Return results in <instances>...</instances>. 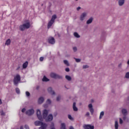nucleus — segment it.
I'll return each mask as SVG.
<instances>
[{
	"mask_svg": "<svg viewBox=\"0 0 129 129\" xmlns=\"http://www.w3.org/2000/svg\"><path fill=\"white\" fill-rule=\"evenodd\" d=\"M20 129H24V127L23 126H21Z\"/></svg>",
	"mask_w": 129,
	"mask_h": 129,
	"instance_id": "nucleus-57",
	"label": "nucleus"
},
{
	"mask_svg": "<svg viewBox=\"0 0 129 129\" xmlns=\"http://www.w3.org/2000/svg\"><path fill=\"white\" fill-rule=\"evenodd\" d=\"M58 37H60V35L58 34Z\"/></svg>",
	"mask_w": 129,
	"mask_h": 129,
	"instance_id": "nucleus-61",
	"label": "nucleus"
},
{
	"mask_svg": "<svg viewBox=\"0 0 129 129\" xmlns=\"http://www.w3.org/2000/svg\"><path fill=\"white\" fill-rule=\"evenodd\" d=\"M16 93H17V94H20V89H19L18 88H17L16 89Z\"/></svg>",
	"mask_w": 129,
	"mask_h": 129,
	"instance_id": "nucleus-37",
	"label": "nucleus"
},
{
	"mask_svg": "<svg viewBox=\"0 0 129 129\" xmlns=\"http://www.w3.org/2000/svg\"><path fill=\"white\" fill-rule=\"evenodd\" d=\"M74 36L76 37V38H80V35L78 34V33L77 32H75L74 33Z\"/></svg>",
	"mask_w": 129,
	"mask_h": 129,
	"instance_id": "nucleus-28",
	"label": "nucleus"
},
{
	"mask_svg": "<svg viewBox=\"0 0 129 129\" xmlns=\"http://www.w3.org/2000/svg\"><path fill=\"white\" fill-rule=\"evenodd\" d=\"M23 26L26 29H30L31 25H30V22H27L23 24Z\"/></svg>",
	"mask_w": 129,
	"mask_h": 129,
	"instance_id": "nucleus-20",
	"label": "nucleus"
},
{
	"mask_svg": "<svg viewBox=\"0 0 129 129\" xmlns=\"http://www.w3.org/2000/svg\"><path fill=\"white\" fill-rule=\"evenodd\" d=\"M91 101H92V102H93V100H92Z\"/></svg>",
	"mask_w": 129,
	"mask_h": 129,
	"instance_id": "nucleus-60",
	"label": "nucleus"
},
{
	"mask_svg": "<svg viewBox=\"0 0 129 129\" xmlns=\"http://www.w3.org/2000/svg\"><path fill=\"white\" fill-rule=\"evenodd\" d=\"M84 129H94V125L91 124H84L83 125Z\"/></svg>",
	"mask_w": 129,
	"mask_h": 129,
	"instance_id": "nucleus-5",
	"label": "nucleus"
},
{
	"mask_svg": "<svg viewBox=\"0 0 129 129\" xmlns=\"http://www.w3.org/2000/svg\"><path fill=\"white\" fill-rule=\"evenodd\" d=\"M63 63H64V64H65V65H66L67 66H70V64H69V62H68V60H64Z\"/></svg>",
	"mask_w": 129,
	"mask_h": 129,
	"instance_id": "nucleus-30",
	"label": "nucleus"
},
{
	"mask_svg": "<svg viewBox=\"0 0 129 129\" xmlns=\"http://www.w3.org/2000/svg\"><path fill=\"white\" fill-rule=\"evenodd\" d=\"M44 97H40L39 99H38V102L39 103V104H42V103H43L44 102Z\"/></svg>",
	"mask_w": 129,
	"mask_h": 129,
	"instance_id": "nucleus-17",
	"label": "nucleus"
},
{
	"mask_svg": "<svg viewBox=\"0 0 129 129\" xmlns=\"http://www.w3.org/2000/svg\"><path fill=\"white\" fill-rule=\"evenodd\" d=\"M92 22H93V17H91L89 18V19H88L87 21L86 24H87V25H89V24H91V23H92Z\"/></svg>",
	"mask_w": 129,
	"mask_h": 129,
	"instance_id": "nucleus-18",
	"label": "nucleus"
},
{
	"mask_svg": "<svg viewBox=\"0 0 129 129\" xmlns=\"http://www.w3.org/2000/svg\"><path fill=\"white\" fill-rule=\"evenodd\" d=\"M43 121H39V120H36L34 122V124L35 125H36V126H39V125H41L42 124V123H43V122H42Z\"/></svg>",
	"mask_w": 129,
	"mask_h": 129,
	"instance_id": "nucleus-12",
	"label": "nucleus"
},
{
	"mask_svg": "<svg viewBox=\"0 0 129 129\" xmlns=\"http://www.w3.org/2000/svg\"><path fill=\"white\" fill-rule=\"evenodd\" d=\"M74 59H75L76 62H77V63H79V62H81V59L80 58H74Z\"/></svg>",
	"mask_w": 129,
	"mask_h": 129,
	"instance_id": "nucleus-32",
	"label": "nucleus"
},
{
	"mask_svg": "<svg viewBox=\"0 0 129 129\" xmlns=\"http://www.w3.org/2000/svg\"><path fill=\"white\" fill-rule=\"evenodd\" d=\"M1 115H2L3 116H5L6 115V113L4 112V110H1L0 111Z\"/></svg>",
	"mask_w": 129,
	"mask_h": 129,
	"instance_id": "nucleus-33",
	"label": "nucleus"
},
{
	"mask_svg": "<svg viewBox=\"0 0 129 129\" xmlns=\"http://www.w3.org/2000/svg\"><path fill=\"white\" fill-rule=\"evenodd\" d=\"M48 111L47 109H44L43 110V112L42 114V116L44 119H45V118H47V117L48 116Z\"/></svg>",
	"mask_w": 129,
	"mask_h": 129,
	"instance_id": "nucleus-8",
	"label": "nucleus"
},
{
	"mask_svg": "<svg viewBox=\"0 0 129 129\" xmlns=\"http://www.w3.org/2000/svg\"><path fill=\"white\" fill-rule=\"evenodd\" d=\"M42 80L43 82H48V81H50V79H48L45 76H43Z\"/></svg>",
	"mask_w": 129,
	"mask_h": 129,
	"instance_id": "nucleus-21",
	"label": "nucleus"
},
{
	"mask_svg": "<svg viewBox=\"0 0 129 129\" xmlns=\"http://www.w3.org/2000/svg\"><path fill=\"white\" fill-rule=\"evenodd\" d=\"M74 52H77V47L75 46L73 48Z\"/></svg>",
	"mask_w": 129,
	"mask_h": 129,
	"instance_id": "nucleus-40",
	"label": "nucleus"
},
{
	"mask_svg": "<svg viewBox=\"0 0 129 129\" xmlns=\"http://www.w3.org/2000/svg\"><path fill=\"white\" fill-rule=\"evenodd\" d=\"M86 16H87V14H86V13H85V12L83 13L80 17V21H81V22H83V21H84V19H85V17H86Z\"/></svg>",
	"mask_w": 129,
	"mask_h": 129,
	"instance_id": "nucleus-9",
	"label": "nucleus"
},
{
	"mask_svg": "<svg viewBox=\"0 0 129 129\" xmlns=\"http://www.w3.org/2000/svg\"><path fill=\"white\" fill-rule=\"evenodd\" d=\"M76 1H78V0H76Z\"/></svg>",
	"mask_w": 129,
	"mask_h": 129,
	"instance_id": "nucleus-63",
	"label": "nucleus"
},
{
	"mask_svg": "<svg viewBox=\"0 0 129 129\" xmlns=\"http://www.w3.org/2000/svg\"><path fill=\"white\" fill-rule=\"evenodd\" d=\"M54 116H57V113H55L54 114Z\"/></svg>",
	"mask_w": 129,
	"mask_h": 129,
	"instance_id": "nucleus-58",
	"label": "nucleus"
},
{
	"mask_svg": "<svg viewBox=\"0 0 129 129\" xmlns=\"http://www.w3.org/2000/svg\"><path fill=\"white\" fill-rule=\"evenodd\" d=\"M20 68V67H19L18 68H17V70H19V69Z\"/></svg>",
	"mask_w": 129,
	"mask_h": 129,
	"instance_id": "nucleus-59",
	"label": "nucleus"
},
{
	"mask_svg": "<svg viewBox=\"0 0 129 129\" xmlns=\"http://www.w3.org/2000/svg\"><path fill=\"white\" fill-rule=\"evenodd\" d=\"M45 119L46 122L52 121V120H53V115L52 114H49Z\"/></svg>",
	"mask_w": 129,
	"mask_h": 129,
	"instance_id": "nucleus-6",
	"label": "nucleus"
},
{
	"mask_svg": "<svg viewBox=\"0 0 129 129\" xmlns=\"http://www.w3.org/2000/svg\"><path fill=\"white\" fill-rule=\"evenodd\" d=\"M60 129H66V124H65V123H61Z\"/></svg>",
	"mask_w": 129,
	"mask_h": 129,
	"instance_id": "nucleus-25",
	"label": "nucleus"
},
{
	"mask_svg": "<svg viewBox=\"0 0 129 129\" xmlns=\"http://www.w3.org/2000/svg\"><path fill=\"white\" fill-rule=\"evenodd\" d=\"M29 64V62L28 61H26L23 64V69H26L27 67H28V64Z\"/></svg>",
	"mask_w": 129,
	"mask_h": 129,
	"instance_id": "nucleus-23",
	"label": "nucleus"
},
{
	"mask_svg": "<svg viewBox=\"0 0 129 129\" xmlns=\"http://www.w3.org/2000/svg\"><path fill=\"white\" fill-rule=\"evenodd\" d=\"M121 113L123 115H127V110H126V109L123 108L121 109Z\"/></svg>",
	"mask_w": 129,
	"mask_h": 129,
	"instance_id": "nucleus-16",
	"label": "nucleus"
},
{
	"mask_svg": "<svg viewBox=\"0 0 129 129\" xmlns=\"http://www.w3.org/2000/svg\"><path fill=\"white\" fill-rule=\"evenodd\" d=\"M87 68H89V66H88V65H84L83 66V69H87Z\"/></svg>",
	"mask_w": 129,
	"mask_h": 129,
	"instance_id": "nucleus-36",
	"label": "nucleus"
},
{
	"mask_svg": "<svg viewBox=\"0 0 129 129\" xmlns=\"http://www.w3.org/2000/svg\"><path fill=\"white\" fill-rule=\"evenodd\" d=\"M20 81H21V76H20V75H17L13 80L14 85L18 86V84Z\"/></svg>",
	"mask_w": 129,
	"mask_h": 129,
	"instance_id": "nucleus-2",
	"label": "nucleus"
},
{
	"mask_svg": "<svg viewBox=\"0 0 129 129\" xmlns=\"http://www.w3.org/2000/svg\"><path fill=\"white\" fill-rule=\"evenodd\" d=\"M44 60V57H40L39 58V60L40 62H42Z\"/></svg>",
	"mask_w": 129,
	"mask_h": 129,
	"instance_id": "nucleus-46",
	"label": "nucleus"
},
{
	"mask_svg": "<svg viewBox=\"0 0 129 129\" xmlns=\"http://www.w3.org/2000/svg\"><path fill=\"white\" fill-rule=\"evenodd\" d=\"M52 6V3H49V8H50Z\"/></svg>",
	"mask_w": 129,
	"mask_h": 129,
	"instance_id": "nucleus-53",
	"label": "nucleus"
},
{
	"mask_svg": "<svg viewBox=\"0 0 129 129\" xmlns=\"http://www.w3.org/2000/svg\"><path fill=\"white\" fill-rule=\"evenodd\" d=\"M48 42L49 44L54 45L55 44V38L54 37H50L48 39Z\"/></svg>",
	"mask_w": 129,
	"mask_h": 129,
	"instance_id": "nucleus-7",
	"label": "nucleus"
},
{
	"mask_svg": "<svg viewBox=\"0 0 129 129\" xmlns=\"http://www.w3.org/2000/svg\"><path fill=\"white\" fill-rule=\"evenodd\" d=\"M25 128L26 129H30V127H29V125L27 124H25L24 126Z\"/></svg>",
	"mask_w": 129,
	"mask_h": 129,
	"instance_id": "nucleus-44",
	"label": "nucleus"
},
{
	"mask_svg": "<svg viewBox=\"0 0 129 129\" xmlns=\"http://www.w3.org/2000/svg\"><path fill=\"white\" fill-rule=\"evenodd\" d=\"M46 103L47 104H51V100H50V99H48L46 101Z\"/></svg>",
	"mask_w": 129,
	"mask_h": 129,
	"instance_id": "nucleus-38",
	"label": "nucleus"
},
{
	"mask_svg": "<svg viewBox=\"0 0 129 129\" xmlns=\"http://www.w3.org/2000/svg\"><path fill=\"white\" fill-rule=\"evenodd\" d=\"M56 19H57V16L56 15H53L52 16L50 21L55 22V20H56Z\"/></svg>",
	"mask_w": 129,
	"mask_h": 129,
	"instance_id": "nucleus-22",
	"label": "nucleus"
},
{
	"mask_svg": "<svg viewBox=\"0 0 129 129\" xmlns=\"http://www.w3.org/2000/svg\"><path fill=\"white\" fill-rule=\"evenodd\" d=\"M18 129H19V128H18Z\"/></svg>",
	"mask_w": 129,
	"mask_h": 129,
	"instance_id": "nucleus-64",
	"label": "nucleus"
},
{
	"mask_svg": "<svg viewBox=\"0 0 129 129\" xmlns=\"http://www.w3.org/2000/svg\"><path fill=\"white\" fill-rule=\"evenodd\" d=\"M11 44V39H8L6 43H5V45H7V46H9V45H10Z\"/></svg>",
	"mask_w": 129,
	"mask_h": 129,
	"instance_id": "nucleus-29",
	"label": "nucleus"
},
{
	"mask_svg": "<svg viewBox=\"0 0 129 129\" xmlns=\"http://www.w3.org/2000/svg\"><path fill=\"white\" fill-rule=\"evenodd\" d=\"M123 121H122V119L121 118H119V123L120 124H122L123 123Z\"/></svg>",
	"mask_w": 129,
	"mask_h": 129,
	"instance_id": "nucleus-43",
	"label": "nucleus"
},
{
	"mask_svg": "<svg viewBox=\"0 0 129 129\" xmlns=\"http://www.w3.org/2000/svg\"><path fill=\"white\" fill-rule=\"evenodd\" d=\"M41 6H42H42H43V4H42V5H41Z\"/></svg>",
	"mask_w": 129,
	"mask_h": 129,
	"instance_id": "nucleus-62",
	"label": "nucleus"
},
{
	"mask_svg": "<svg viewBox=\"0 0 129 129\" xmlns=\"http://www.w3.org/2000/svg\"><path fill=\"white\" fill-rule=\"evenodd\" d=\"M25 111H26V108H23L22 109V112H25Z\"/></svg>",
	"mask_w": 129,
	"mask_h": 129,
	"instance_id": "nucleus-49",
	"label": "nucleus"
},
{
	"mask_svg": "<svg viewBox=\"0 0 129 129\" xmlns=\"http://www.w3.org/2000/svg\"><path fill=\"white\" fill-rule=\"evenodd\" d=\"M125 78H126L127 79H129V72H127V73L125 74Z\"/></svg>",
	"mask_w": 129,
	"mask_h": 129,
	"instance_id": "nucleus-34",
	"label": "nucleus"
},
{
	"mask_svg": "<svg viewBox=\"0 0 129 129\" xmlns=\"http://www.w3.org/2000/svg\"><path fill=\"white\" fill-rule=\"evenodd\" d=\"M35 113V110L34 109H30L26 111V114L29 116L33 115Z\"/></svg>",
	"mask_w": 129,
	"mask_h": 129,
	"instance_id": "nucleus-4",
	"label": "nucleus"
},
{
	"mask_svg": "<svg viewBox=\"0 0 129 129\" xmlns=\"http://www.w3.org/2000/svg\"><path fill=\"white\" fill-rule=\"evenodd\" d=\"M39 88H40V87L39 86L36 87V89L38 90V89H39Z\"/></svg>",
	"mask_w": 129,
	"mask_h": 129,
	"instance_id": "nucleus-56",
	"label": "nucleus"
},
{
	"mask_svg": "<svg viewBox=\"0 0 129 129\" xmlns=\"http://www.w3.org/2000/svg\"><path fill=\"white\" fill-rule=\"evenodd\" d=\"M122 65V64H121V63H119L118 66V68H119L120 69H121Z\"/></svg>",
	"mask_w": 129,
	"mask_h": 129,
	"instance_id": "nucleus-47",
	"label": "nucleus"
},
{
	"mask_svg": "<svg viewBox=\"0 0 129 129\" xmlns=\"http://www.w3.org/2000/svg\"><path fill=\"white\" fill-rule=\"evenodd\" d=\"M54 21H52V20H50V21L48 22L47 24V29H50L51 27H52L53 24H54Z\"/></svg>",
	"mask_w": 129,
	"mask_h": 129,
	"instance_id": "nucleus-15",
	"label": "nucleus"
},
{
	"mask_svg": "<svg viewBox=\"0 0 129 129\" xmlns=\"http://www.w3.org/2000/svg\"><path fill=\"white\" fill-rule=\"evenodd\" d=\"M26 96H27V97H29V96H30V92L26 91Z\"/></svg>",
	"mask_w": 129,
	"mask_h": 129,
	"instance_id": "nucleus-41",
	"label": "nucleus"
},
{
	"mask_svg": "<svg viewBox=\"0 0 129 129\" xmlns=\"http://www.w3.org/2000/svg\"><path fill=\"white\" fill-rule=\"evenodd\" d=\"M73 108L74 111H78V108L76 107V102L73 103Z\"/></svg>",
	"mask_w": 129,
	"mask_h": 129,
	"instance_id": "nucleus-19",
	"label": "nucleus"
},
{
	"mask_svg": "<svg viewBox=\"0 0 129 129\" xmlns=\"http://www.w3.org/2000/svg\"><path fill=\"white\" fill-rule=\"evenodd\" d=\"M50 76L51 78H53V79H63V76L57 74L55 73H51Z\"/></svg>",
	"mask_w": 129,
	"mask_h": 129,
	"instance_id": "nucleus-1",
	"label": "nucleus"
},
{
	"mask_svg": "<svg viewBox=\"0 0 129 129\" xmlns=\"http://www.w3.org/2000/svg\"><path fill=\"white\" fill-rule=\"evenodd\" d=\"M36 114L38 119L41 121H43V117H42V114H41V111L40 110L38 109L37 110Z\"/></svg>",
	"mask_w": 129,
	"mask_h": 129,
	"instance_id": "nucleus-3",
	"label": "nucleus"
},
{
	"mask_svg": "<svg viewBox=\"0 0 129 129\" xmlns=\"http://www.w3.org/2000/svg\"><path fill=\"white\" fill-rule=\"evenodd\" d=\"M48 104L46 103L44 105V108H47V107H48Z\"/></svg>",
	"mask_w": 129,
	"mask_h": 129,
	"instance_id": "nucleus-48",
	"label": "nucleus"
},
{
	"mask_svg": "<svg viewBox=\"0 0 129 129\" xmlns=\"http://www.w3.org/2000/svg\"><path fill=\"white\" fill-rule=\"evenodd\" d=\"M48 125L47 124L42 122L41 123V126L39 127V129H46Z\"/></svg>",
	"mask_w": 129,
	"mask_h": 129,
	"instance_id": "nucleus-13",
	"label": "nucleus"
},
{
	"mask_svg": "<svg viewBox=\"0 0 129 129\" xmlns=\"http://www.w3.org/2000/svg\"><path fill=\"white\" fill-rule=\"evenodd\" d=\"M60 100H61V96L58 95V96L56 97V101H60Z\"/></svg>",
	"mask_w": 129,
	"mask_h": 129,
	"instance_id": "nucleus-35",
	"label": "nucleus"
},
{
	"mask_svg": "<svg viewBox=\"0 0 129 129\" xmlns=\"http://www.w3.org/2000/svg\"><path fill=\"white\" fill-rule=\"evenodd\" d=\"M81 7H78L77 8V11H79V10H81Z\"/></svg>",
	"mask_w": 129,
	"mask_h": 129,
	"instance_id": "nucleus-51",
	"label": "nucleus"
},
{
	"mask_svg": "<svg viewBox=\"0 0 129 129\" xmlns=\"http://www.w3.org/2000/svg\"><path fill=\"white\" fill-rule=\"evenodd\" d=\"M51 126L52 127H54V123H51Z\"/></svg>",
	"mask_w": 129,
	"mask_h": 129,
	"instance_id": "nucleus-54",
	"label": "nucleus"
},
{
	"mask_svg": "<svg viewBox=\"0 0 129 129\" xmlns=\"http://www.w3.org/2000/svg\"><path fill=\"white\" fill-rule=\"evenodd\" d=\"M68 116V118L69 119H71V120H72L73 119V118L72 117V116H71V115L69 114Z\"/></svg>",
	"mask_w": 129,
	"mask_h": 129,
	"instance_id": "nucleus-39",
	"label": "nucleus"
},
{
	"mask_svg": "<svg viewBox=\"0 0 129 129\" xmlns=\"http://www.w3.org/2000/svg\"><path fill=\"white\" fill-rule=\"evenodd\" d=\"M3 104V102L2 101V99H0V105Z\"/></svg>",
	"mask_w": 129,
	"mask_h": 129,
	"instance_id": "nucleus-55",
	"label": "nucleus"
},
{
	"mask_svg": "<svg viewBox=\"0 0 129 129\" xmlns=\"http://www.w3.org/2000/svg\"><path fill=\"white\" fill-rule=\"evenodd\" d=\"M115 129H118V122L117 121H115Z\"/></svg>",
	"mask_w": 129,
	"mask_h": 129,
	"instance_id": "nucleus-31",
	"label": "nucleus"
},
{
	"mask_svg": "<svg viewBox=\"0 0 129 129\" xmlns=\"http://www.w3.org/2000/svg\"><path fill=\"white\" fill-rule=\"evenodd\" d=\"M65 78L68 81H71V80H72V78H71V77H70V76H68V75H66L65 76Z\"/></svg>",
	"mask_w": 129,
	"mask_h": 129,
	"instance_id": "nucleus-26",
	"label": "nucleus"
},
{
	"mask_svg": "<svg viewBox=\"0 0 129 129\" xmlns=\"http://www.w3.org/2000/svg\"><path fill=\"white\" fill-rule=\"evenodd\" d=\"M65 71H66V72H69V71H70V69H69V68H67L65 69Z\"/></svg>",
	"mask_w": 129,
	"mask_h": 129,
	"instance_id": "nucleus-45",
	"label": "nucleus"
},
{
	"mask_svg": "<svg viewBox=\"0 0 129 129\" xmlns=\"http://www.w3.org/2000/svg\"><path fill=\"white\" fill-rule=\"evenodd\" d=\"M124 1L125 0H118V6H119V7H122V6L124 5Z\"/></svg>",
	"mask_w": 129,
	"mask_h": 129,
	"instance_id": "nucleus-14",
	"label": "nucleus"
},
{
	"mask_svg": "<svg viewBox=\"0 0 129 129\" xmlns=\"http://www.w3.org/2000/svg\"><path fill=\"white\" fill-rule=\"evenodd\" d=\"M123 119L124 120H125V119H126V115H124L123 117Z\"/></svg>",
	"mask_w": 129,
	"mask_h": 129,
	"instance_id": "nucleus-50",
	"label": "nucleus"
},
{
	"mask_svg": "<svg viewBox=\"0 0 129 129\" xmlns=\"http://www.w3.org/2000/svg\"><path fill=\"white\" fill-rule=\"evenodd\" d=\"M19 29L20 31H25V30H26V28L25 26L23 25V24L20 26Z\"/></svg>",
	"mask_w": 129,
	"mask_h": 129,
	"instance_id": "nucleus-24",
	"label": "nucleus"
},
{
	"mask_svg": "<svg viewBox=\"0 0 129 129\" xmlns=\"http://www.w3.org/2000/svg\"><path fill=\"white\" fill-rule=\"evenodd\" d=\"M88 107L90 109V111L91 112V114L92 115L94 112V109H93V107L92 106V104H90L88 105Z\"/></svg>",
	"mask_w": 129,
	"mask_h": 129,
	"instance_id": "nucleus-10",
	"label": "nucleus"
},
{
	"mask_svg": "<svg viewBox=\"0 0 129 129\" xmlns=\"http://www.w3.org/2000/svg\"><path fill=\"white\" fill-rule=\"evenodd\" d=\"M90 115V113H89V112H87L85 114V116H87V117H89Z\"/></svg>",
	"mask_w": 129,
	"mask_h": 129,
	"instance_id": "nucleus-42",
	"label": "nucleus"
},
{
	"mask_svg": "<svg viewBox=\"0 0 129 129\" xmlns=\"http://www.w3.org/2000/svg\"><path fill=\"white\" fill-rule=\"evenodd\" d=\"M103 115H104V112L101 111L100 114L99 119H101V118H102V117H103Z\"/></svg>",
	"mask_w": 129,
	"mask_h": 129,
	"instance_id": "nucleus-27",
	"label": "nucleus"
},
{
	"mask_svg": "<svg viewBox=\"0 0 129 129\" xmlns=\"http://www.w3.org/2000/svg\"><path fill=\"white\" fill-rule=\"evenodd\" d=\"M48 92L50 94H51V95H55V92L53 91V89H52V87H49L47 89Z\"/></svg>",
	"mask_w": 129,
	"mask_h": 129,
	"instance_id": "nucleus-11",
	"label": "nucleus"
},
{
	"mask_svg": "<svg viewBox=\"0 0 129 129\" xmlns=\"http://www.w3.org/2000/svg\"><path fill=\"white\" fill-rule=\"evenodd\" d=\"M69 129H75L73 126H70Z\"/></svg>",
	"mask_w": 129,
	"mask_h": 129,
	"instance_id": "nucleus-52",
	"label": "nucleus"
}]
</instances>
